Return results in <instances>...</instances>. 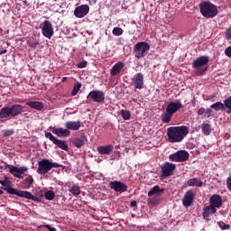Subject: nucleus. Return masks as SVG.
<instances>
[{
    "label": "nucleus",
    "instance_id": "obj_1",
    "mask_svg": "<svg viewBox=\"0 0 231 231\" xmlns=\"http://www.w3.org/2000/svg\"><path fill=\"white\" fill-rule=\"evenodd\" d=\"M0 185L5 187L4 190L12 196H18V198H25V199H32V201H36V203H41V198L33 196L32 192L12 188V181H10L8 179L0 180Z\"/></svg>",
    "mask_w": 231,
    "mask_h": 231
},
{
    "label": "nucleus",
    "instance_id": "obj_2",
    "mask_svg": "<svg viewBox=\"0 0 231 231\" xmlns=\"http://www.w3.org/2000/svg\"><path fill=\"white\" fill-rule=\"evenodd\" d=\"M189 134V127L186 125L171 126L167 129V136L170 143H178Z\"/></svg>",
    "mask_w": 231,
    "mask_h": 231
},
{
    "label": "nucleus",
    "instance_id": "obj_3",
    "mask_svg": "<svg viewBox=\"0 0 231 231\" xmlns=\"http://www.w3.org/2000/svg\"><path fill=\"white\" fill-rule=\"evenodd\" d=\"M199 10L201 15L205 17V19H213L217 15V6L208 1H204L199 4Z\"/></svg>",
    "mask_w": 231,
    "mask_h": 231
},
{
    "label": "nucleus",
    "instance_id": "obj_4",
    "mask_svg": "<svg viewBox=\"0 0 231 231\" xmlns=\"http://www.w3.org/2000/svg\"><path fill=\"white\" fill-rule=\"evenodd\" d=\"M23 113V106L20 104H14L11 106H4L0 110V118H15V116H19Z\"/></svg>",
    "mask_w": 231,
    "mask_h": 231
},
{
    "label": "nucleus",
    "instance_id": "obj_5",
    "mask_svg": "<svg viewBox=\"0 0 231 231\" xmlns=\"http://www.w3.org/2000/svg\"><path fill=\"white\" fill-rule=\"evenodd\" d=\"M62 167L64 166L61 164L51 162L48 159H42V161L38 162L37 173L44 176V174H48L51 169H59Z\"/></svg>",
    "mask_w": 231,
    "mask_h": 231
},
{
    "label": "nucleus",
    "instance_id": "obj_6",
    "mask_svg": "<svg viewBox=\"0 0 231 231\" xmlns=\"http://www.w3.org/2000/svg\"><path fill=\"white\" fill-rule=\"evenodd\" d=\"M208 56H200L194 60L193 68L196 75L201 76L208 69Z\"/></svg>",
    "mask_w": 231,
    "mask_h": 231
},
{
    "label": "nucleus",
    "instance_id": "obj_7",
    "mask_svg": "<svg viewBox=\"0 0 231 231\" xmlns=\"http://www.w3.org/2000/svg\"><path fill=\"white\" fill-rule=\"evenodd\" d=\"M151 50V45L148 42H137L134 47V53L135 59H143L147 55V51Z\"/></svg>",
    "mask_w": 231,
    "mask_h": 231
},
{
    "label": "nucleus",
    "instance_id": "obj_8",
    "mask_svg": "<svg viewBox=\"0 0 231 231\" xmlns=\"http://www.w3.org/2000/svg\"><path fill=\"white\" fill-rule=\"evenodd\" d=\"M6 168L10 169L9 172L14 176V178H18L19 180H23L24 177L23 174H24V172H28V167L26 166L16 167L14 165H6L5 169Z\"/></svg>",
    "mask_w": 231,
    "mask_h": 231
},
{
    "label": "nucleus",
    "instance_id": "obj_9",
    "mask_svg": "<svg viewBox=\"0 0 231 231\" xmlns=\"http://www.w3.org/2000/svg\"><path fill=\"white\" fill-rule=\"evenodd\" d=\"M170 162H175L176 163H180L187 162L189 160V152L185 150L179 151L169 156Z\"/></svg>",
    "mask_w": 231,
    "mask_h": 231
},
{
    "label": "nucleus",
    "instance_id": "obj_10",
    "mask_svg": "<svg viewBox=\"0 0 231 231\" xmlns=\"http://www.w3.org/2000/svg\"><path fill=\"white\" fill-rule=\"evenodd\" d=\"M41 28L43 37H46L47 39H51V37H53V33H55V32L53 31V24H51V22L45 20L41 24Z\"/></svg>",
    "mask_w": 231,
    "mask_h": 231
},
{
    "label": "nucleus",
    "instance_id": "obj_11",
    "mask_svg": "<svg viewBox=\"0 0 231 231\" xmlns=\"http://www.w3.org/2000/svg\"><path fill=\"white\" fill-rule=\"evenodd\" d=\"M45 137H47L51 142H52L54 145H57L59 149H62V151H68V143H66V141L59 140L50 132H45Z\"/></svg>",
    "mask_w": 231,
    "mask_h": 231
},
{
    "label": "nucleus",
    "instance_id": "obj_12",
    "mask_svg": "<svg viewBox=\"0 0 231 231\" xmlns=\"http://www.w3.org/2000/svg\"><path fill=\"white\" fill-rule=\"evenodd\" d=\"M87 98L88 100H92L93 102L100 104L101 102H104V100H106V94H104L102 90H92L88 93Z\"/></svg>",
    "mask_w": 231,
    "mask_h": 231
},
{
    "label": "nucleus",
    "instance_id": "obj_13",
    "mask_svg": "<svg viewBox=\"0 0 231 231\" xmlns=\"http://www.w3.org/2000/svg\"><path fill=\"white\" fill-rule=\"evenodd\" d=\"M174 171H176V164L165 162L162 167V177L169 178V176H172V174H174Z\"/></svg>",
    "mask_w": 231,
    "mask_h": 231
},
{
    "label": "nucleus",
    "instance_id": "obj_14",
    "mask_svg": "<svg viewBox=\"0 0 231 231\" xmlns=\"http://www.w3.org/2000/svg\"><path fill=\"white\" fill-rule=\"evenodd\" d=\"M48 131H51L53 134H56V136H59L60 138H67V136H70L71 132L68 130V128H57L55 126H50L48 128Z\"/></svg>",
    "mask_w": 231,
    "mask_h": 231
},
{
    "label": "nucleus",
    "instance_id": "obj_15",
    "mask_svg": "<svg viewBox=\"0 0 231 231\" xmlns=\"http://www.w3.org/2000/svg\"><path fill=\"white\" fill-rule=\"evenodd\" d=\"M89 14V5H82L75 8L74 10V15L78 19H82L83 17H86Z\"/></svg>",
    "mask_w": 231,
    "mask_h": 231
},
{
    "label": "nucleus",
    "instance_id": "obj_16",
    "mask_svg": "<svg viewBox=\"0 0 231 231\" xmlns=\"http://www.w3.org/2000/svg\"><path fill=\"white\" fill-rule=\"evenodd\" d=\"M131 85L134 86L135 89H143V74L142 72L136 73L132 78Z\"/></svg>",
    "mask_w": 231,
    "mask_h": 231
},
{
    "label": "nucleus",
    "instance_id": "obj_17",
    "mask_svg": "<svg viewBox=\"0 0 231 231\" xmlns=\"http://www.w3.org/2000/svg\"><path fill=\"white\" fill-rule=\"evenodd\" d=\"M109 187L115 192H127L128 187L125 183L118 180H114L109 182Z\"/></svg>",
    "mask_w": 231,
    "mask_h": 231
},
{
    "label": "nucleus",
    "instance_id": "obj_18",
    "mask_svg": "<svg viewBox=\"0 0 231 231\" xmlns=\"http://www.w3.org/2000/svg\"><path fill=\"white\" fill-rule=\"evenodd\" d=\"M223 205V199L221 195L215 194L209 199V206L214 207V208H221Z\"/></svg>",
    "mask_w": 231,
    "mask_h": 231
},
{
    "label": "nucleus",
    "instance_id": "obj_19",
    "mask_svg": "<svg viewBox=\"0 0 231 231\" xmlns=\"http://www.w3.org/2000/svg\"><path fill=\"white\" fill-rule=\"evenodd\" d=\"M195 196L196 195L194 194V192H192V189L188 190L182 199V205L184 207H190V205H192V202L194 201Z\"/></svg>",
    "mask_w": 231,
    "mask_h": 231
},
{
    "label": "nucleus",
    "instance_id": "obj_20",
    "mask_svg": "<svg viewBox=\"0 0 231 231\" xmlns=\"http://www.w3.org/2000/svg\"><path fill=\"white\" fill-rule=\"evenodd\" d=\"M65 127L68 131H79L80 127H82V122L80 120L78 121H67L65 123Z\"/></svg>",
    "mask_w": 231,
    "mask_h": 231
},
{
    "label": "nucleus",
    "instance_id": "obj_21",
    "mask_svg": "<svg viewBox=\"0 0 231 231\" xmlns=\"http://www.w3.org/2000/svg\"><path fill=\"white\" fill-rule=\"evenodd\" d=\"M183 107V105L180 102H171L167 107L166 111H168L171 115H174L177 111H180Z\"/></svg>",
    "mask_w": 231,
    "mask_h": 231
},
{
    "label": "nucleus",
    "instance_id": "obj_22",
    "mask_svg": "<svg viewBox=\"0 0 231 231\" xmlns=\"http://www.w3.org/2000/svg\"><path fill=\"white\" fill-rule=\"evenodd\" d=\"M217 212V209L210 205L203 208L202 217L203 219H206L208 221V218L212 214H216Z\"/></svg>",
    "mask_w": 231,
    "mask_h": 231
},
{
    "label": "nucleus",
    "instance_id": "obj_23",
    "mask_svg": "<svg viewBox=\"0 0 231 231\" xmlns=\"http://www.w3.org/2000/svg\"><path fill=\"white\" fill-rule=\"evenodd\" d=\"M122 69H124V62L118 61L110 69L111 77H116V75H120Z\"/></svg>",
    "mask_w": 231,
    "mask_h": 231
},
{
    "label": "nucleus",
    "instance_id": "obj_24",
    "mask_svg": "<svg viewBox=\"0 0 231 231\" xmlns=\"http://www.w3.org/2000/svg\"><path fill=\"white\" fill-rule=\"evenodd\" d=\"M26 106L36 111H42L44 109V104L41 101H27Z\"/></svg>",
    "mask_w": 231,
    "mask_h": 231
},
{
    "label": "nucleus",
    "instance_id": "obj_25",
    "mask_svg": "<svg viewBox=\"0 0 231 231\" xmlns=\"http://www.w3.org/2000/svg\"><path fill=\"white\" fill-rule=\"evenodd\" d=\"M186 187H203V181L198 178H192L185 182Z\"/></svg>",
    "mask_w": 231,
    "mask_h": 231
},
{
    "label": "nucleus",
    "instance_id": "obj_26",
    "mask_svg": "<svg viewBox=\"0 0 231 231\" xmlns=\"http://www.w3.org/2000/svg\"><path fill=\"white\" fill-rule=\"evenodd\" d=\"M113 145L109 144V145H105V146H99L97 147V152L99 154H106L107 156H109V154H111V152H113Z\"/></svg>",
    "mask_w": 231,
    "mask_h": 231
},
{
    "label": "nucleus",
    "instance_id": "obj_27",
    "mask_svg": "<svg viewBox=\"0 0 231 231\" xmlns=\"http://www.w3.org/2000/svg\"><path fill=\"white\" fill-rule=\"evenodd\" d=\"M165 192V189L160 188V186H153L152 189L148 192V196L151 198L152 196H162Z\"/></svg>",
    "mask_w": 231,
    "mask_h": 231
},
{
    "label": "nucleus",
    "instance_id": "obj_28",
    "mask_svg": "<svg viewBox=\"0 0 231 231\" xmlns=\"http://www.w3.org/2000/svg\"><path fill=\"white\" fill-rule=\"evenodd\" d=\"M202 134L208 136L212 133V126L208 123H204L201 125Z\"/></svg>",
    "mask_w": 231,
    "mask_h": 231
},
{
    "label": "nucleus",
    "instance_id": "obj_29",
    "mask_svg": "<svg viewBox=\"0 0 231 231\" xmlns=\"http://www.w3.org/2000/svg\"><path fill=\"white\" fill-rule=\"evenodd\" d=\"M161 120L162 124H170L171 120H172V114L166 110V113L161 116Z\"/></svg>",
    "mask_w": 231,
    "mask_h": 231
},
{
    "label": "nucleus",
    "instance_id": "obj_30",
    "mask_svg": "<svg viewBox=\"0 0 231 231\" xmlns=\"http://www.w3.org/2000/svg\"><path fill=\"white\" fill-rule=\"evenodd\" d=\"M211 109H214L215 111H224L225 109V103H222L221 101H217L215 104L210 106Z\"/></svg>",
    "mask_w": 231,
    "mask_h": 231
},
{
    "label": "nucleus",
    "instance_id": "obj_31",
    "mask_svg": "<svg viewBox=\"0 0 231 231\" xmlns=\"http://www.w3.org/2000/svg\"><path fill=\"white\" fill-rule=\"evenodd\" d=\"M224 109H227L226 113L230 115L231 113V96L224 100Z\"/></svg>",
    "mask_w": 231,
    "mask_h": 231
},
{
    "label": "nucleus",
    "instance_id": "obj_32",
    "mask_svg": "<svg viewBox=\"0 0 231 231\" xmlns=\"http://www.w3.org/2000/svg\"><path fill=\"white\" fill-rule=\"evenodd\" d=\"M69 192H71L72 195H74L75 197L79 196L81 190H80V187H79L78 185H72L69 189Z\"/></svg>",
    "mask_w": 231,
    "mask_h": 231
},
{
    "label": "nucleus",
    "instance_id": "obj_33",
    "mask_svg": "<svg viewBox=\"0 0 231 231\" xmlns=\"http://www.w3.org/2000/svg\"><path fill=\"white\" fill-rule=\"evenodd\" d=\"M27 44L32 50H37L41 43L39 42V40H29L27 41Z\"/></svg>",
    "mask_w": 231,
    "mask_h": 231
},
{
    "label": "nucleus",
    "instance_id": "obj_34",
    "mask_svg": "<svg viewBox=\"0 0 231 231\" xmlns=\"http://www.w3.org/2000/svg\"><path fill=\"white\" fill-rule=\"evenodd\" d=\"M45 199L48 201H53L55 199V191L53 190H47L44 194Z\"/></svg>",
    "mask_w": 231,
    "mask_h": 231
},
{
    "label": "nucleus",
    "instance_id": "obj_35",
    "mask_svg": "<svg viewBox=\"0 0 231 231\" xmlns=\"http://www.w3.org/2000/svg\"><path fill=\"white\" fill-rule=\"evenodd\" d=\"M72 143H73V145H75V147H78V149H80V147H82V145H84V140L76 137L72 140Z\"/></svg>",
    "mask_w": 231,
    "mask_h": 231
},
{
    "label": "nucleus",
    "instance_id": "obj_36",
    "mask_svg": "<svg viewBox=\"0 0 231 231\" xmlns=\"http://www.w3.org/2000/svg\"><path fill=\"white\" fill-rule=\"evenodd\" d=\"M81 88H82V84H80L79 82H76L74 84V87H73V89H72V92H71L72 97H75L77 95V93H79V91H80Z\"/></svg>",
    "mask_w": 231,
    "mask_h": 231
},
{
    "label": "nucleus",
    "instance_id": "obj_37",
    "mask_svg": "<svg viewBox=\"0 0 231 231\" xmlns=\"http://www.w3.org/2000/svg\"><path fill=\"white\" fill-rule=\"evenodd\" d=\"M121 116L125 120H131V112L129 110H121Z\"/></svg>",
    "mask_w": 231,
    "mask_h": 231
},
{
    "label": "nucleus",
    "instance_id": "obj_38",
    "mask_svg": "<svg viewBox=\"0 0 231 231\" xmlns=\"http://www.w3.org/2000/svg\"><path fill=\"white\" fill-rule=\"evenodd\" d=\"M113 35H116V37H120L122 33H124V30L120 27H115L112 31Z\"/></svg>",
    "mask_w": 231,
    "mask_h": 231
},
{
    "label": "nucleus",
    "instance_id": "obj_39",
    "mask_svg": "<svg viewBox=\"0 0 231 231\" xmlns=\"http://www.w3.org/2000/svg\"><path fill=\"white\" fill-rule=\"evenodd\" d=\"M217 225H218L219 228H221V230H230V225L226 224L223 221L217 222Z\"/></svg>",
    "mask_w": 231,
    "mask_h": 231
},
{
    "label": "nucleus",
    "instance_id": "obj_40",
    "mask_svg": "<svg viewBox=\"0 0 231 231\" xmlns=\"http://www.w3.org/2000/svg\"><path fill=\"white\" fill-rule=\"evenodd\" d=\"M226 39L231 41V27L227 28L225 32Z\"/></svg>",
    "mask_w": 231,
    "mask_h": 231
},
{
    "label": "nucleus",
    "instance_id": "obj_41",
    "mask_svg": "<svg viewBox=\"0 0 231 231\" xmlns=\"http://www.w3.org/2000/svg\"><path fill=\"white\" fill-rule=\"evenodd\" d=\"M224 53L226 57H228L229 59H231V46L227 47L225 50Z\"/></svg>",
    "mask_w": 231,
    "mask_h": 231
},
{
    "label": "nucleus",
    "instance_id": "obj_42",
    "mask_svg": "<svg viewBox=\"0 0 231 231\" xmlns=\"http://www.w3.org/2000/svg\"><path fill=\"white\" fill-rule=\"evenodd\" d=\"M78 68H79V69H83V68H86V66H88V61H86V60H83V61H81V62H79V63H78Z\"/></svg>",
    "mask_w": 231,
    "mask_h": 231
},
{
    "label": "nucleus",
    "instance_id": "obj_43",
    "mask_svg": "<svg viewBox=\"0 0 231 231\" xmlns=\"http://www.w3.org/2000/svg\"><path fill=\"white\" fill-rule=\"evenodd\" d=\"M205 113H206L205 107H199L197 111V114L199 115V116H201L202 115H205Z\"/></svg>",
    "mask_w": 231,
    "mask_h": 231
},
{
    "label": "nucleus",
    "instance_id": "obj_44",
    "mask_svg": "<svg viewBox=\"0 0 231 231\" xmlns=\"http://www.w3.org/2000/svg\"><path fill=\"white\" fill-rule=\"evenodd\" d=\"M3 134H4V136H12V134H14V131H12V130H4Z\"/></svg>",
    "mask_w": 231,
    "mask_h": 231
},
{
    "label": "nucleus",
    "instance_id": "obj_45",
    "mask_svg": "<svg viewBox=\"0 0 231 231\" xmlns=\"http://www.w3.org/2000/svg\"><path fill=\"white\" fill-rule=\"evenodd\" d=\"M25 181L28 183V185H32L33 184V177H32L31 175H29L26 179Z\"/></svg>",
    "mask_w": 231,
    "mask_h": 231
},
{
    "label": "nucleus",
    "instance_id": "obj_46",
    "mask_svg": "<svg viewBox=\"0 0 231 231\" xmlns=\"http://www.w3.org/2000/svg\"><path fill=\"white\" fill-rule=\"evenodd\" d=\"M205 115H206L207 118H210V116H212V108H207Z\"/></svg>",
    "mask_w": 231,
    "mask_h": 231
},
{
    "label": "nucleus",
    "instance_id": "obj_47",
    "mask_svg": "<svg viewBox=\"0 0 231 231\" xmlns=\"http://www.w3.org/2000/svg\"><path fill=\"white\" fill-rule=\"evenodd\" d=\"M130 207L132 208H134V207H138V202H136V200H133L130 202Z\"/></svg>",
    "mask_w": 231,
    "mask_h": 231
},
{
    "label": "nucleus",
    "instance_id": "obj_48",
    "mask_svg": "<svg viewBox=\"0 0 231 231\" xmlns=\"http://www.w3.org/2000/svg\"><path fill=\"white\" fill-rule=\"evenodd\" d=\"M45 228L49 231H57L55 227H51L50 225H45Z\"/></svg>",
    "mask_w": 231,
    "mask_h": 231
},
{
    "label": "nucleus",
    "instance_id": "obj_49",
    "mask_svg": "<svg viewBox=\"0 0 231 231\" xmlns=\"http://www.w3.org/2000/svg\"><path fill=\"white\" fill-rule=\"evenodd\" d=\"M89 5H97V0H87Z\"/></svg>",
    "mask_w": 231,
    "mask_h": 231
},
{
    "label": "nucleus",
    "instance_id": "obj_50",
    "mask_svg": "<svg viewBox=\"0 0 231 231\" xmlns=\"http://www.w3.org/2000/svg\"><path fill=\"white\" fill-rule=\"evenodd\" d=\"M8 51L6 49H4L2 51H0V55H5V53H7Z\"/></svg>",
    "mask_w": 231,
    "mask_h": 231
},
{
    "label": "nucleus",
    "instance_id": "obj_51",
    "mask_svg": "<svg viewBox=\"0 0 231 231\" xmlns=\"http://www.w3.org/2000/svg\"><path fill=\"white\" fill-rule=\"evenodd\" d=\"M81 138H86V134H81Z\"/></svg>",
    "mask_w": 231,
    "mask_h": 231
},
{
    "label": "nucleus",
    "instance_id": "obj_52",
    "mask_svg": "<svg viewBox=\"0 0 231 231\" xmlns=\"http://www.w3.org/2000/svg\"><path fill=\"white\" fill-rule=\"evenodd\" d=\"M3 194H5V192L3 191V189H0V196H3Z\"/></svg>",
    "mask_w": 231,
    "mask_h": 231
},
{
    "label": "nucleus",
    "instance_id": "obj_53",
    "mask_svg": "<svg viewBox=\"0 0 231 231\" xmlns=\"http://www.w3.org/2000/svg\"><path fill=\"white\" fill-rule=\"evenodd\" d=\"M68 79V78L65 77V78L62 79L61 81H62V82H66V79Z\"/></svg>",
    "mask_w": 231,
    "mask_h": 231
}]
</instances>
